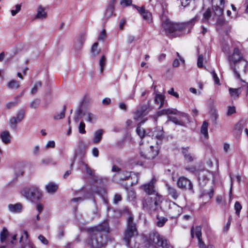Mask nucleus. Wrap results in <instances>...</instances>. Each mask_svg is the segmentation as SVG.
<instances>
[{"label":"nucleus","instance_id":"25","mask_svg":"<svg viewBox=\"0 0 248 248\" xmlns=\"http://www.w3.org/2000/svg\"><path fill=\"white\" fill-rule=\"evenodd\" d=\"M186 24L185 23H174L173 32L181 31L185 29Z\"/></svg>","mask_w":248,"mask_h":248},{"label":"nucleus","instance_id":"13","mask_svg":"<svg viewBox=\"0 0 248 248\" xmlns=\"http://www.w3.org/2000/svg\"><path fill=\"white\" fill-rule=\"evenodd\" d=\"M136 8L139 13L141 15L143 19L151 21L152 20V14L148 10H146L144 7H139V6L133 5Z\"/></svg>","mask_w":248,"mask_h":248},{"label":"nucleus","instance_id":"42","mask_svg":"<svg viewBox=\"0 0 248 248\" xmlns=\"http://www.w3.org/2000/svg\"><path fill=\"white\" fill-rule=\"evenodd\" d=\"M41 86H42V83L41 81H38V82H37L36 83H35V84H34V86H33V87L32 88V89L31 91V93L32 94H35L36 93V92H37L38 88L39 87H41Z\"/></svg>","mask_w":248,"mask_h":248},{"label":"nucleus","instance_id":"6","mask_svg":"<svg viewBox=\"0 0 248 248\" xmlns=\"http://www.w3.org/2000/svg\"><path fill=\"white\" fill-rule=\"evenodd\" d=\"M21 193L27 200L32 202L38 201L42 197V194L39 188L35 186L25 187L22 190Z\"/></svg>","mask_w":248,"mask_h":248},{"label":"nucleus","instance_id":"48","mask_svg":"<svg viewBox=\"0 0 248 248\" xmlns=\"http://www.w3.org/2000/svg\"><path fill=\"white\" fill-rule=\"evenodd\" d=\"M82 113V110L81 108H79L77 111L76 114L74 118V121L76 122H78L80 119V115Z\"/></svg>","mask_w":248,"mask_h":248},{"label":"nucleus","instance_id":"24","mask_svg":"<svg viewBox=\"0 0 248 248\" xmlns=\"http://www.w3.org/2000/svg\"><path fill=\"white\" fill-rule=\"evenodd\" d=\"M58 188V186L52 182L49 183L46 186V189L49 193H54L56 192Z\"/></svg>","mask_w":248,"mask_h":248},{"label":"nucleus","instance_id":"16","mask_svg":"<svg viewBox=\"0 0 248 248\" xmlns=\"http://www.w3.org/2000/svg\"><path fill=\"white\" fill-rule=\"evenodd\" d=\"M47 13L46 12V8L42 5L37 7V14L35 16V19L43 20L47 17Z\"/></svg>","mask_w":248,"mask_h":248},{"label":"nucleus","instance_id":"39","mask_svg":"<svg viewBox=\"0 0 248 248\" xmlns=\"http://www.w3.org/2000/svg\"><path fill=\"white\" fill-rule=\"evenodd\" d=\"M177 186L180 188H184L186 186V178L182 177L179 178L177 182Z\"/></svg>","mask_w":248,"mask_h":248},{"label":"nucleus","instance_id":"55","mask_svg":"<svg viewBox=\"0 0 248 248\" xmlns=\"http://www.w3.org/2000/svg\"><path fill=\"white\" fill-rule=\"evenodd\" d=\"M23 171L21 169H16L15 170L14 175L16 178L22 176Z\"/></svg>","mask_w":248,"mask_h":248},{"label":"nucleus","instance_id":"51","mask_svg":"<svg viewBox=\"0 0 248 248\" xmlns=\"http://www.w3.org/2000/svg\"><path fill=\"white\" fill-rule=\"evenodd\" d=\"M203 57L202 55H200L198 58L197 65L199 67H203Z\"/></svg>","mask_w":248,"mask_h":248},{"label":"nucleus","instance_id":"50","mask_svg":"<svg viewBox=\"0 0 248 248\" xmlns=\"http://www.w3.org/2000/svg\"><path fill=\"white\" fill-rule=\"evenodd\" d=\"M81 164L84 166L86 173L90 175H92L93 174V170L89 168L88 165L82 162H81Z\"/></svg>","mask_w":248,"mask_h":248},{"label":"nucleus","instance_id":"35","mask_svg":"<svg viewBox=\"0 0 248 248\" xmlns=\"http://www.w3.org/2000/svg\"><path fill=\"white\" fill-rule=\"evenodd\" d=\"M176 54L178 59H176L173 61L172 65L174 67H178L180 64V61L182 62L183 63H185L184 59L180 56L178 52H177Z\"/></svg>","mask_w":248,"mask_h":248},{"label":"nucleus","instance_id":"40","mask_svg":"<svg viewBox=\"0 0 248 248\" xmlns=\"http://www.w3.org/2000/svg\"><path fill=\"white\" fill-rule=\"evenodd\" d=\"M25 113V112L24 109H21L18 111L16 115V118L17 119L18 121L21 122L22 121L24 118Z\"/></svg>","mask_w":248,"mask_h":248},{"label":"nucleus","instance_id":"23","mask_svg":"<svg viewBox=\"0 0 248 248\" xmlns=\"http://www.w3.org/2000/svg\"><path fill=\"white\" fill-rule=\"evenodd\" d=\"M155 104L159 105V108L163 107L165 104L164 96L161 94H156L155 98Z\"/></svg>","mask_w":248,"mask_h":248},{"label":"nucleus","instance_id":"58","mask_svg":"<svg viewBox=\"0 0 248 248\" xmlns=\"http://www.w3.org/2000/svg\"><path fill=\"white\" fill-rule=\"evenodd\" d=\"M120 4L123 6H127L132 4V0H121Z\"/></svg>","mask_w":248,"mask_h":248},{"label":"nucleus","instance_id":"34","mask_svg":"<svg viewBox=\"0 0 248 248\" xmlns=\"http://www.w3.org/2000/svg\"><path fill=\"white\" fill-rule=\"evenodd\" d=\"M106 60L104 56H102L99 61V69L100 73H103L106 66Z\"/></svg>","mask_w":248,"mask_h":248},{"label":"nucleus","instance_id":"46","mask_svg":"<svg viewBox=\"0 0 248 248\" xmlns=\"http://www.w3.org/2000/svg\"><path fill=\"white\" fill-rule=\"evenodd\" d=\"M106 37V31L105 30H103L99 34L98 40L103 41Z\"/></svg>","mask_w":248,"mask_h":248},{"label":"nucleus","instance_id":"36","mask_svg":"<svg viewBox=\"0 0 248 248\" xmlns=\"http://www.w3.org/2000/svg\"><path fill=\"white\" fill-rule=\"evenodd\" d=\"M157 221L156 222V225L159 227L163 226L168 220L166 217H160L159 216H157Z\"/></svg>","mask_w":248,"mask_h":248},{"label":"nucleus","instance_id":"17","mask_svg":"<svg viewBox=\"0 0 248 248\" xmlns=\"http://www.w3.org/2000/svg\"><path fill=\"white\" fill-rule=\"evenodd\" d=\"M225 4V0H220L219 4L214 6L213 10L215 14L218 16L222 15L224 10V6Z\"/></svg>","mask_w":248,"mask_h":248},{"label":"nucleus","instance_id":"20","mask_svg":"<svg viewBox=\"0 0 248 248\" xmlns=\"http://www.w3.org/2000/svg\"><path fill=\"white\" fill-rule=\"evenodd\" d=\"M246 121L242 120L235 125L234 130L237 134H240L246 125Z\"/></svg>","mask_w":248,"mask_h":248},{"label":"nucleus","instance_id":"8","mask_svg":"<svg viewBox=\"0 0 248 248\" xmlns=\"http://www.w3.org/2000/svg\"><path fill=\"white\" fill-rule=\"evenodd\" d=\"M153 109L152 107L149 105H144L139 106L134 112V119L139 120L147 115Z\"/></svg>","mask_w":248,"mask_h":248},{"label":"nucleus","instance_id":"30","mask_svg":"<svg viewBox=\"0 0 248 248\" xmlns=\"http://www.w3.org/2000/svg\"><path fill=\"white\" fill-rule=\"evenodd\" d=\"M210 175V173L206 170L201 171L199 175V181L204 180L206 178L209 177Z\"/></svg>","mask_w":248,"mask_h":248},{"label":"nucleus","instance_id":"43","mask_svg":"<svg viewBox=\"0 0 248 248\" xmlns=\"http://www.w3.org/2000/svg\"><path fill=\"white\" fill-rule=\"evenodd\" d=\"M83 45V43L76 40L74 45V49L76 52H78L82 48Z\"/></svg>","mask_w":248,"mask_h":248},{"label":"nucleus","instance_id":"19","mask_svg":"<svg viewBox=\"0 0 248 248\" xmlns=\"http://www.w3.org/2000/svg\"><path fill=\"white\" fill-rule=\"evenodd\" d=\"M103 132L104 131L102 129H99L94 133L93 140V143H98L101 140Z\"/></svg>","mask_w":248,"mask_h":248},{"label":"nucleus","instance_id":"49","mask_svg":"<svg viewBox=\"0 0 248 248\" xmlns=\"http://www.w3.org/2000/svg\"><path fill=\"white\" fill-rule=\"evenodd\" d=\"M40 104V100L39 99H35L32 101L30 104V107L32 108H36Z\"/></svg>","mask_w":248,"mask_h":248},{"label":"nucleus","instance_id":"11","mask_svg":"<svg viewBox=\"0 0 248 248\" xmlns=\"http://www.w3.org/2000/svg\"><path fill=\"white\" fill-rule=\"evenodd\" d=\"M161 20L162 22V28L168 36H170L173 33L174 23L165 16H162Z\"/></svg>","mask_w":248,"mask_h":248},{"label":"nucleus","instance_id":"1","mask_svg":"<svg viewBox=\"0 0 248 248\" xmlns=\"http://www.w3.org/2000/svg\"><path fill=\"white\" fill-rule=\"evenodd\" d=\"M156 179L154 177L149 182L141 186V188L152 197L146 198L143 202V208L150 214L157 212L160 208L162 197L155 190V184Z\"/></svg>","mask_w":248,"mask_h":248},{"label":"nucleus","instance_id":"29","mask_svg":"<svg viewBox=\"0 0 248 248\" xmlns=\"http://www.w3.org/2000/svg\"><path fill=\"white\" fill-rule=\"evenodd\" d=\"M9 235V232L7 229L4 227L2 229V230L1 231L0 233V240L1 243L4 242L8 236Z\"/></svg>","mask_w":248,"mask_h":248},{"label":"nucleus","instance_id":"45","mask_svg":"<svg viewBox=\"0 0 248 248\" xmlns=\"http://www.w3.org/2000/svg\"><path fill=\"white\" fill-rule=\"evenodd\" d=\"M85 124L83 122H80L79 124L78 127L79 133L82 134H85L86 130L85 129Z\"/></svg>","mask_w":248,"mask_h":248},{"label":"nucleus","instance_id":"26","mask_svg":"<svg viewBox=\"0 0 248 248\" xmlns=\"http://www.w3.org/2000/svg\"><path fill=\"white\" fill-rule=\"evenodd\" d=\"M20 87L19 82L16 80H11L7 83V87L10 89H17Z\"/></svg>","mask_w":248,"mask_h":248},{"label":"nucleus","instance_id":"54","mask_svg":"<svg viewBox=\"0 0 248 248\" xmlns=\"http://www.w3.org/2000/svg\"><path fill=\"white\" fill-rule=\"evenodd\" d=\"M28 235L27 231H24L23 234L21 236L20 238V243H23L24 241H26L28 239Z\"/></svg>","mask_w":248,"mask_h":248},{"label":"nucleus","instance_id":"38","mask_svg":"<svg viewBox=\"0 0 248 248\" xmlns=\"http://www.w3.org/2000/svg\"><path fill=\"white\" fill-rule=\"evenodd\" d=\"M214 190L213 188H210L209 190L204 189L203 190L201 197H204L205 196H208L209 198L211 199L213 196Z\"/></svg>","mask_w":248,"mask_h":248},{"label":"nucleus","instance_id":"31","mask_svg":"<svg viewBox=\"0 0 248 248\" xmlns=\"http://www.w3.org/2000/svg\"><path fill=\"white\" fill-rule=\"evenodd\" d=\"M98 44L95 43L93 44L91 48V53L93 57H95L98 55L100 53V50L98 49Z\"/></svg>","mask_w":248,"mask_h":248},{"label":"nucleus","instance_id":"61","mask_svg":"<svg viewBox=\"0 0 248 248\" xmlns=\"http://www.w3.org/2000/svg\"><path fill=\"white\" fill-rule=\"evenodd\" d=\"M168 93L169 94L172 95L176 98H178L179 97L178 93L174 92V89L173 88H170V90H169L168 91Z\"/></svg>","mask_w":248,"mask_h":248},{"label":"nucleus","instance_id":"32","mask_svg":"<svg viewBox=\"0 0 248 248\" xmlns=\"http://www.w3.org/2000/svg\"><path fill=\"white\" fill-rule=\"evenodd\" d=\"M240 89H239V88H238V89L230 88L229 89V93H230L231 96L233 98L237 97L241 93V91H240Z\"/></svg>","mask_w":248,"mask_h":248},{"label":"nucleus","instance_id":"10","mask_svg":"<svg viewBox=\"0 0 248 248\" xmlns=\"http://www.w3.org/2000/svg\"><path fill=\"white\" fill-rule=\"evenodd\" d=\"M166 203L169 206L168 214L171 218H176L182 214V208L175 202H166Z\"/></svg>","mask_w":248,"mask_h":248},{"label":"nucleus","instance_id":"5","mask_svg":"<svg viewBox=\"0 0 248 248\" xmlns=\"http://www.w3.org/2000/svg\"><path fill=\"white\" fill-rule=\"evenodd\" d=\"M165 115H168V120L171 121L177 124L183 125V122L180 119L181 117H185V114L178 111L174 108L164 109L158 111L155 114L151 117L155 120V122H156L158 117Z\"/></svg>","mask_w":248,"mask_h":248},{"label":"nucleus","instance_id":"60","mask_svg":"<svg viewBox=\"0 0 248 248\" xmlns=\"http://www.w3.org/2000/svg\"><path fill=\"white\" fill-rule=\"evenodd\" d=\"M212 76H213V78H214L215 83H216L217 84H219V79L217 74L215 72V71H213L212 72Z\"/></svg>","mask_w":248,"mask_h":248},{"label":"nucleus","instance_id":"22","mask_svg":"<svg viewBox=\"0 0 248 248\" xmlns=\"http://www.w3.org/2000/svg\"><path fill=\"white\" fill-rule=\"evenodd\" d=\"M166 186L167 188L169 194L174 199H177L179 194L176 190L168 184H166Z\"/></svg>","mask_w":248,"mask_h":248},{"label":"nucleus","instance_id":"59","mask_svg":"<svg viewBox=\"0 0 248 248\" xmlns=\"http://www.w3.org/2000/svg\"><path fill=\"white\" fill-rule=\"evenodd\" d=\"M235 112V108L234 107H229L227 114L228 116L231 115Z\"/></svg>","mask_w":248,"mask_h":248},{"label":"nucleus","instance_id":"4","mask_svg":"<svg viewBox=\"0 0 248 248\" xmlns=\"http://www.w3.org/2000/svg\"><path fill=\"white\" fill-rule=\"evenodd\" d=\"M124 211L128 215L126 218V226L123 234V241L127 248H131V239L138 235L139 232L137 225L134 221V216L130 213L129 209L125 208Z\"/></svg>","mask_w":248,"mask_h":248},{"label":"nucleus","instance_id":"57","mask_svg":"<svg viewBox=\"0 0 248 248\" xmlns=\"http://www.w3.org/2000/svg\"><path fill=\"white\" fill-rule=\"evenodd\" d=\"M96 117L91 113H88V118L87 120L90 123H93V120H96Z\"/></svg>","mask_w":248,"mask_h":248},{"label":"nucleus","instance_id":"56","mask_svg":"<svg viewBox=\"0 0 248 248\" xmlns=\"http://www.w3.org/2000/svg\"><path fill=\"white\" fill-rule=\"evenodd\" d=\"M38 239L45 245H47L48 244V240L42 235L38 236Z\"/></svg>","mask_w":248,"mask_h":248},{"label":"nucleus","instance_id":"21","mask_svg":"<svg viewBox=\"0 0 248 248\" xmlns=\"http://www.w3.org/2000/svg\"><path fill=\"white\" fill-rule=\"evenodd\" d=\"M0 138L3 143L7 144L10 142V134L8 131L2 132L0 134Z\"/></svg>","mask_w":248,"mask_h":248},{"label":"nucleus","instance_id":"53","mask_svg":"<svg viewBox=\"0 0 248 248\" xmlns=\"http://www.w3.org/2000/svg\"><path fill=\"white\" fill-rule=\"evenodd\" d=\"M211 16V11L208 9L203 14L204 21H207Z\"/></svg>","mask_w":248,"mask_h":248},{"label":"nucleus","instance_id":"7","mask_svg":"<svg viewBox=\"0 0 248 248\" xmlns=\"http://www.w3.org/2000/svg\"><path fill=\"white\" fill-rule=\"evenodd\" d=\"M142 141V146L141 148L140 154L143 157L148 159H152L155 158L158 154L159 148L158 146H154L150 145L149 142L147 144H144Z\"/></svg>","mask_w":248,"mask_h":248},{"label":"nucleus","instance_id":"28","mask_svg":"<svg viewBox=\"0 0 248 248\" xmlns=\"http://www.w3.org/2000/svg\"><path fill=\"white\" fill-rule=\"evenodd\" d=\"M130 177V172L127 171H121L119 173V177L121 180H126Z\"/></svg>","mask_w":248,"mask_h":248},{"label":"nucleus","instance_id":"14","mask_svg":"<svg viewBox=\"0 0 248 248\" xmlns=\"http://www.w3.org/2000/svg\"><path fill=\"white\" fill-rule=\"evenodd\" d=\"M9 212L13 214H19L22 212L23 209L22 204L17 202L15 204H9L8 205Z\"/></svg>","mask_w":248,"mask_h":248},{"label":"nucleus","instance_id":"9","mask_svg":"<svg viewBox=\"0 0 248 248\" xmlns=\"http://www.w3.org/2000/svg\"><path fill=\"white\" fill-rule=\"evenodd\" d=\"M149 135L145 136V139L148 142H152L154 140H162L164 138V131L162 127H155L153 132L148 133Z\"/></svg>","mask_w":248,"mask_h":248},{"label":"nucleus","instance_id":"41","mask_svg":"<svg viewBox=\"0 0 248 248\" xmlns=\"http://www.w3.org/2000/svg\"><path fill=\"white\" fill-rule=\"evenodd\" d=\"M87 37L86 33L83 32H81L78 36L77 37V40L78 41L82 43H84Z\"/></svg>","mask_w":248,"mask_h":248},{"label":"nucleus","instance_id":"15","mask_svg":"<svg viewBox=\"0 0 248 248\" xmlns=\"http://www.w3.org/2000/svg\"><path fill=\"white\" fill-rule=\"evenodd\" d=\"M114 1L115 0H112L107 6L106 11L104 13V17L106 20L113 16L114 15L113 11L114 9Z\"/></svg>","mask_w":248,"mask_h":248},{"label":"nucleus","instance_id":"2","mask_svg":"<svg viewBox=\"0 0 248 248\" xmlns=\"http://www.w3.org/2000/svg\"><path fill=\"white\" fill-rule=\"evenodd\" d=\"M87 231L90 237L87 240V244L91 248H103L107 243L103 241L102 232L108 233L110 228L108 221H104L101 224L92 228H89Z\"/></svg>","mask_w":248,"mask_h":248},{"label":"nucleus","instance_id":"12","mask_svg":"<svg viewBox=\"0 0 248 248\" xmlns=\"http://www.w3.org/2000/svg\"><path fill=\"white\" fill-rule=\"evenodd\" d=\"M195 234L198 240V246L200 248H205V245L202 239V228L201 226H197L195 228L193 226L191 229V235L194 237V234Z\"/></svg>","mask_w":248,"mask_h":248},{"label":"nucleus","instance_id":"52","mask_svg":"<svg viewBox=\"0 0 248 248\" xmlns=\"http://www.w3.org/2000/svg\"><path fill=\"white\" fill-rule=\"evenodd\" d=\"M122 200L121 195L119 194H115L113 198V203L114 204H117L118 202Z\"/></svg>","mask_w":248,"mask_h":248},{"label":"nucleus","instance_id":"27","mask_svg":"<svg viewBox=\"0 0 248 248\" xmlns=\"http://www.w3.org/2000/svg\"><path fill=\"white\" fill-rule=\"evenodd\" d=\"M208 123L206 121H204L201 126V132L206 138H208Z\"/></svg>","mask_w":248,"mask_h":248},{"label":"nucleus","instance_id":"62","mask_svg":"<svg viewBox=\"0 0 248 248\" xmlns=\"http://www.w3.org/2000/svg\"><path fill=\"white\" fill-rule=\"evenodd\" d=\"M52 161V159L51 158H45L41 160V164L44 165H47L50 164Z\"/></svg>","mask_w":248,"mask_h":248},{"label":"nucleus","instance_id":"63","mask_svg":"<svg viewBox=\"0 0 248 248\" xmlns=\"http://www.w3.org/2000/svg\"><path fill=\"white\" fill-rule=\"evenodd\" d=\"M55 143L53 140L49 141L46 145V147L47 148H53L55 147Z\"/></svg>","mask_w":248,"mask_h":248},{"label":"nucleus","instance_id":"18","mask_svg":"<svg viewBox=\"0 0 248 248\" xmlns=\"http://www.w3.org/2000/svg\"><path fill=\"white\" fill-rule=\"evenodd\" d=\"M147 119H143L140 122L137 126V128L136 129V132L138 135L140 137V138H144V140H146L145 139V131L143 128H141V125L142 124L146 121Z\"/></svg>","mask_w":248,"mask_h":248},{"label":"nucleus","instance_id":"64","mask_svg":"<svg viewBox=\"0 0 248 248\" xmlns=\"http://www.w3.org/2000/svg\"><path fill=\"white\" fill-rule=\"evenodd\" d=\"M85 198H83V197H79L77 198H74L71 199V201L72 202H83Z\"/></svg>","mask_w":248,"mask_h":248},{"label":"nucleus","instance_id":"37","mask_svg":"<svg viewBox=\"0 0 248 248\" xmlns=\"http://www.w3.org/2000/svg\"><path fill=\"white\" fill-rule=\"evenodd\" d=\"M19 122H20L18 121L17 119L16 118V116L13 117L9 121V125L12 128L15 129L16 128V124Z\"/></svg>","mask_w":248,"mask_h":248},{"label":"nucleus","instance_id":"3","mask_svg":"<svg viewBox=\"0 0 248 248\" xmlns=\"http://www.w3.org/2000/svg\"><path fill=\"white\" fill-rule=\"evenodd\" d=\"M231 69L233 71L238 79H240L239 72H245L247 62L244 59V55L237 48H235L232 54L228 57Z\"/></svg>","mask_w":248,"mask_h":248},{"label":"nucleus","instance_id":"33","mask_svg":"<svg viewBox=\"0 0 248 248\" xmlns=\"http://www.w3.org/2000/svg\"><path fill=\"white\" fill-rule=\"evenodd\" d=\"M65 111L66 107L64 106L62 111L60 112H57L56 114H55L53 117L54 119L57 120L63 118L65 116Z\"/></svg>","mask_w":248,"mask_h":248},{"label":"nucleus","instance_id":"47","mask_svg":"<svg viewBox=\"0 0 248 248\" xmlns=\"http://www.w3.org/2000/svg\"><path fill=\"white\" fill-rule=\"evenodd\" d=\"M234 209L236 214L237 216H239L240 211L242 209V206L238 202H236L234 204Z\"/></svg>","mask_w":248,"mask_h":248},{"label":"nucleus","instance_id":"44","mask_svg":"<svg viewBox=\"0 0 248 248\" xmlns=\"http://www.w3.org/2000/svg\"><path fill=\"white\" fill-rule=\"evenodd\" d=\"M16 10H11V13L13 16H15L21 10V4H18L15 6Z\"/></svg>","mask_w":248,"mask_h":248}]
</instances>
